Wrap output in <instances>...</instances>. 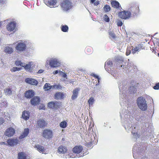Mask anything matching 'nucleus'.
<instances>
[{"mask_svg":"<svg viewBox=\"0 0 159 159\" xmlns=\"http://www.w3.org/2000/svg\"><path fill=\"white\" fill-rule=\"evenodd\" d=\"M137 103L138 107L142 110L145 111L147 109V105L145 98L140 97L137 98Z\"/></svg>","mask_w":159,"mask_h":159,"instance_id":"obj_1","label":"nucleus"},{"mask_svg":"<svg viewBox=\"0 0 159 159\" xmlns=\"http://www.w3.org/2000/svg\"><path fill=\"white\" fill-rule=\"evenodd\" d=\"M62 9L65 11H67L71 9L72 7V3L69 0H63L61 4Z\"/></svg>","mask_w":159,"mask_h":159,"instance_id":"obj_2","label":"nucleus"},{"mask_svg":"<svg viewBox=\"0 0 159 159\" xmlns=\"http://www.w3.org/2000/svg\"><path fill=\"white\" fill-rule=\"evenodd\" d=\"M131 16V13L129 11L124 10L118 13V16L122 19L126 20L129 18Z\"/></svg>","mask_w":159,"mask_h":159,"instance_id":"obj_3","label":"nucleus"},{"mask_svg":"<svg viewBox=\"0 0 159 159\" xmlns=\"http://www.w3.org/2000/svg\"><path fill=\"white\" fill-rule=\"evenodd\" d=\"M26 47V44L24 43L19 42L17 44L15 48L17 51L22 52L25 50Z\"/></svg>","mask_w":159,"mask_h":159,"instance_id":"obj_4","label":"nucleus"},{"mask_svg":"<svg viewBox=\"0 0 159 159\" xmlns=\"http://www.w3.org/2000/svg\"><path fill=\"white\" fill-rule=\"evenodd\" d=\"M52 131L50 130L45 129L43 131V136L45 139H50L52 138Z\"/></svg>","mask_w":159,"mask_h":159,"instance_id":"obj_5","label":"nucleus"},{"mask_svg":"<svg viewBox=\"0 0 159 159\" xmlns=\"http://www.w3.org/2000/svg\"><path fill=\"white\" fill-rule=\"evenodd\" d=\"M48 107L50 108L57 109L60 106V103L57 101H52L48 104Z\"/></svg>","mask_w":159,"mask_h":159,"instance_id":"obj_6","label":"nucleus"},{"mask_svg":"<svg viewBox=\"0 0 159 159\" xmlns=\"http://www.w3.org/2000/svg\"><path fill=\"white\" fill-rule=\"evenodd\" d=\"M49 64L51 67H56L59 65V63L57 59L56 58H51L49 61Z\"/></svg>","mask_w":159,"mask_h":159,"instance_id":"obj_7","label":"nucleus"},{"mask_svg":"<svg viewBox=\"0 0 159 159\" xmlns=\"http://www.w3.org/2000/svg\"><path fill=\"white\" fill-rule=\"evenodd\" d=\"M145 47L143 44H139L137 45V46L135 47L132 49V53L133 54H135L137 52H139L141 49H145Z\"/></svg>","mask_w":159,"mask_h":159,"instance_id":"obj_8","label":"nucleus"},{"mask_svg":"<svg viewBox=\"0 0 159 159\" xmlns=\"http://www.w3.org/2000/svg\"><path fill=\"white\" fill-rule=\"evenodd\" d=\"M19 140L16 139H10L7 140L8 144L11 146H13L16 145L18 143Z\"/></svg>","mask_w":159,"mask_h":159,"instance_id":"obj_9","label":"nucleus"},{"mask_svg":"<svg viewBox=\"0 0 159 159\" xmlns=\"http://www.w3.org/2000/svg\"><path fill=\"white\" fill-rule=\"evenodd\" d=\"M44 2L47 6L50 7H53L56 3V0H44Z\"/></svg>","mask_w":159,"mask_h":159,"instance_id":"obj_10","label":"nucleus"},{"mask_svg":"<svg viewBox=\"0 0 159 159\" xmlns=\"http://www.w3.org/2000/svg\"><path fill=\"white\" fill-rule=\"evenodd\" d=\"M15 133V129L13 128L10 127L7 129L5 134L6 136L8 137H10L13 136L14 134Z\"/></svg>","mask_w":159,"mask_h":159,"instance_id":"obj_11","label":"nucleus"},{"mask_svg":"<svg viewBox=\"0 0 159 159\" xmlns=\"http://www.w3.org/2000/svg\"><path fill=\"white\" fill-rule=\"evenodd\" d=\"M34 66L33 62H29L25 65V69L27 71L31 72L32 71Z\"/></svg>","mask_w":159,"mask_h":159,"instance_id":"obj_12","label":"nucleus"},{"mask_svg":"<svg viewBox=\"0 0 159 159\" xmlns=\"http://www.w3.org/2000/svg\"><path fill=\"white\" fill-rule=\"evenodd\" d=\"M40 102V99L39 97L35 96L30 100V103L33 105L38 104Z\"/></svg>","mask_w":159,"mask_h":159,"instance_id":"obj_13","label":"nucleus"},{"mask_svg":"<svg viewBox=\"0 0 159 159\" xmlns=\"http://www.w3.org/2000/svg\"><path fill=\"white\" fill-rule=\"evenodd\" d=\"M25 82L30 84L33 85H37L38 83V81L34 79L28 78L25 80Z\"/></svg>","mask_w":159,"mask_h":159,"instance_id":"obj_14","label":"nucleus"},{"mask_svg":"<svg viewBox=\"0 0 159 159\" xmlns=\"http://www.w3.org/2000/svg\"><path fill=\"white\" fill-rule=\"evenodd\" d=\"M16 26V23L14 22H11L7 25V28L8 31H11L15 29Z\"/></svg>","mask_w":159,"mask_h":159,"instance_id":"obj_15","label":"nucleus"},{"mask_svg":"<svg viewBox=\"0 0 159 159\" xmlns=\"http://www.w3.org/2000/svg\"><path fill=\"white\" fill-rule=\"evenodd\" d=\"M34 91L32 90H29L25 93V96L27 98H30L34 95Z\"/></svg>","mask_w":159,"mask_h":159,"instance_id":"obj_16","label":"nucleus"},{"mask_svg":"<svg viewBox=\"0 0 159 159\" xmlns=\"http://www.w3.org/2000/svg\"><path fill=\"white\" fill-rule=\"evenodd\" d=\"M47 124V122L43 119H39L37 122L38 126L40 128L45 127Z\"/></svg>","mask_w":159,"mask_h":159,"instance_id":"obj_17","label":"nucleus"},{"mask_svg":"<svg viewBox=\"0 0 159 159\" xmlns=\"http://www.w3.org/2000/svg\"><path fill=\"white\" fill-rule=\"evenodd\" d=\"M83 149V148L82 146H76L73 148L72 151L75 153L78 154L82 151Z\"/></svg>","mask_w":159,"mask_h":159,"instance_id":"obj_18","label":"nucleus"},{"mask_svg":"<svg viewBox=\"0 0 159 159\" xmlns=\"http://www.w3.org/2000/svg\"><path fill=\"white\" fill-rule=\"evenodd\" d=\"M29 129L28 128L25 129L24 132L19 137V139H21L26 137L29 134Z\"/></svg>","mask_w":159,"mask_h":159,"instance_id":"obj_19","label":"nucleus"},{"mask_svg":"<svg viewBox=\"0 0 159 159\" xmlns=\"http://www.w3.org/2000/svg\"><path fill=\"white\" fill-rule=\"evenodd\" d=\"M60 75L61 77V81L65 83L68 82L67 75L65 73L60 71Z\"/></svg>","mask_w":159,"mask_h":159,"instance_id":"obj_20","label":"nucleus"},{"mask_svg":"<svg viewBox=\"0 0 159 159\" xmlns=\"http://www.w3.org/2000/svg\"><path fill=\"white\" fill-rule=\"evenodd\" d=\"M22 117L23 118L25 119V120H28L30 117L29 112L26 111H25L22 114Z\"/></svg>","mask_w":159,"mask_h":159,"instance_id":"obj_21","label":"nucleus"},{"mask_svg":"<svg viewBox=\"0 0 159 159\" xmlns=\"http://www.w3.org/2000/svg\"><path fill=\"white\" fill-rule=\"evenodd\" d=\"M112 6L115 8H119L120 7L119 2L116 0L112 1L111 2Z\"/></svg>","mask_w":159,"mask_h":159,"instance_id":"obj_22","label":"nucleus"},{"mask_svg":"<svg viewBox=\"0 0 159 159\" xmlns=\"http://www.w3.org/2000/svg\"><path fill=\"white\" fill-rule=\"evenodd\" d=\"M79 90V88H76L73 90V94L71 96V99L72 100H74L77 97Z\"/></svg>","mask_w":159,"mask_h":159,"instance_id":"obj_23","label":"nucleus"},{"mask_svg":"<svg viewBox=\"0 0 159 159\" xmlns=\"http://www.w3.org/2000/svg\"><path fill=\"white\" fill-rule=\"evenodd\" d=\"M35 148L40 152L43 153L45 152V149L43 146L37 145L35 146Z\"/></svg>","mask_w":159,"mask_h":159,"instance_id":"obj_24","label":"nucleus"},{"mask_svg":"<svg viewBox=\"0 0 159 159\" xmlns=\"http://www.w3.org/2000/svg\"><path fill=\"white\" fill-rule=\"evenodd\" d=\"M109 35V38L111 39H116L117 37L116 36L115 34L114 33L113 31H110L108 32Z\"/></svg>","mask_w":159,"mask_h":159,"instance_id":"obj_25","label":"nucleus"},{"mask_svg":"<svg viewBox=\"0 0 159 159\" xmlns=\"http://www.w3.org/2000/svg\"><path fill=\"white\" fill-rule=\"evenodd\" d=\"M52 86L50 84L46 83L44 84L43 88L45 91H48L52 89Z\"/></svg>","mask_w":159,"mask_h":159,"instance_id":"obj_26","label":"nucleus"},{"mask_svg":"<svg viewBox=\"0 0 159 159\" xmlns=\"http://www.w3.org/2000/svg\"><path fill=\"white\" fill-rule=\"evenodd\" d=\"M5 52L8 54H11L13 52V49L9 47H7L5 48Z\"/></svg>","mask_w":159,"mask_h":159,"instance_id":"obj_27","label":"nucleus"},{"mask_svg":"<svg viewBox=\"0 0 159 159\" xmlns=\"http://www.w3.org/2000/svg\"><path fill=\"white\" fill-rule=\"evenodd\" d=\"M67 151V148L63 146H60V153L65 154Z\"/></svg>","mask_w":159,"mask_h":159,"instance_id":"obj_28","label":"nucleus"},{"mask_svg":"<svg viewBox=\"0 0 159 159\" xmlns=\"http://www.w3.org/2000/svg\"><path fill=\"white\" fill-rule=\"evenodd\" d=\"M61 31L63 32H67L68 30L69 27L66 25H61Z\"/></svg>","mask_w":159,"mask_h":159,"instance_id":"obj_29","label":"nucleus"},{"mask_svg":"<svg viewBox=\"0 0 159 159\" xmlns=\"http://www.w3.org/2000/svg\"><path fill=\"white\" fill-rule=\"evenodd\" d=\"M132 10L134 11V13L136 14L139 11V7L137 5H135L132 8Z\"/></svg>","mask_w":159,"mask_h":159,"instance_id":"obj_30","label":"nucleus"},{"mask_svg":"<svg viewBox=\"0 0 159 159\" xmlns=\"http://www.w3.org/2000/svg\"><path fill=\"white\" fill-rule=\"evenodd\" d=\"M18 159H26V156L22 152L18 154Z\"/></svg>","mask_w":159,"mask_h":159,"instance_id":"obj_31","label":"nucleus"},{"mask_svg":"<svg viewBox=\"0 0 159 159\" xmlns=\"http://www.w3.org/2000/svg\"><path fill=\"white\" fill-rule=\"evenodd\" d=\"M67 123L66 121L60 122V127L63 128H66L67 126Z\"/></svg>","mask_w":159,"mask_h":159,"instance_id":"obj_32","label":"nucleus"},{"mask_svg":"<svg viewBox=\"0 0 159 159\" xmlns=\"http://www.w3.org/2000/svg\"><path fill=\"white\" fill-rule=\"evenodd\" d=\"M94 101L95 100L92 97L90 98L88 101L89 106H90L92 105L93 104Z\"/></svg>","mask_w":159,"mask_h":159,"instance_id":"obj_33","label":"nucleus"},{"mask_svg":"<svg viewBox=\"0 0 159 159\" xmlns=\"http://www.w3.org/2000/svg\"><path fill=\"white\" fill-rule=\"evenodd\" d=\"M5 93L6 95H11L12 92L10 88L4 90Z\"/></svg>","mask_w":159,"mask_h":159,"instance_id":"obj_34","label":"nucleus"},{"mask_svg":"<svg viewBox=\"0 0 159 159\" xmlns=\"http://www.w3.org/2000/svg\"><path fill=\"white\" fill-rule=\"evenodd\" d=\"M103 9L105 12H107L110 10L111 8L109 5H106L104 7Z\"/></svg>","mask_w":159,"mask_h":159,"instance_id":"obj_35","label":"nucleus"},{"mask_svg":"<svg viewBox=\"0 0 159 159\" xmlns=\"http://www.w3.org/2000/svg\"><path fill=\"white\" fill-rule=\"evenodd\" d=\"M103 19L106 22H109L110 19L107 15H105L103 16Z\"/></svg>","mask_w":159,"mask_h":159,"instance_id":"obj_36","label":"nucleus"},{"mask_svg":"<svg viewBox=\"0 0 159 159\" xmlns=\"http://www.w3.org/2000/svg\"><path fill=\"white\" fill-rule=\"evenodd\" d=\"M20 69L19 68L17 67H14L12 68L11 70V71H16L17 70H20Z\"/></svg>","mask_w":159,"mask_h":159,"instance_id":"obj_37","label":"nucleus"},{"mask_svg":"<svg viewBox=\"0 0 159 159\" xmlns=\"http://www.w3.org/2000/svg\"><path fill=\"white\" fill-rule=\"evenodd\" d=\"M60 98V93H55L54 96V98L56 99H58Z\"/></svg>","mask_w":159,"mask_h":159,"instance_id":"obj_38","label":"nucleus"},{"mask_svg":"<svg viewBox=\"0 0 159 159\" xmlns=\"http://www.w3.org/2000/svg\"><path fill=\"white\" fill-rule=\"evenodd\" d=\"M153 88L155 89H159V83L156 84L153 87Z\"/></svg>","mask_w":159,"mask_h":159,"instance_id":"obj_39","label":"nucleus"},{"mask_svg":"<svg viewBox=\"0 0 159 159\" xmlns=\"http://www.w3.org/2000/svg\"><path fill=\"white\" fill-rule=\"evenodd\" d=\"M117 25L118 26H121L123 25V23L122 21L119 20L117 22Z\"/></svg>","mask_w":159,"mask_h":159,"instance_id":"obj_40","label":"nucleus"},{"mask_svg":"<svg viewBox=\"0 0 159 159\" xmlns=\"http://www.w3.org/2000/svg\"><path fill=\"white\" fill-rule=\"evenodd\" d=\"M106 63L108 66H111L113 64L112 61L111 60L107 61Z\"/></svg>","mask_w":159,"mask_h":159,"instance_id":"obj_41","label":"nucleus"},{"mask_svg":"<svg viewBox=\"0 0 159 159\" xmlns=\"http://www.w3.org/2000/svg\"><path fill=\"white\" fill-rule=\"evenodd\" d=\"M92 76L95 77V78H97L98 80V83L99 82V80H100V78H99V76L95 74H93V75H92Z\"/></svg>","mask_w":159,"mask_h":159,"instance_id":"obj_42","label":"nucleus"},{"mask_svg":"<svg viewBox=\"0 0 159 159\" xmlns=\"http://www.w3.org/2000/svg\"><path fill=\"white\" fill-rule=\"evenodd\" d=\"M66 94L60 93V99H63L66 97Z\"/></svg>","mask_w":159,"mask_h":159,"instance_id":"obj_43","label":"nucleus"},{"mask_svg":"<svg viewBox=\"0 0 159 159\" xmlns=\"http://www.w3.org/2000/svg\"><path fill=\"white\" fill-rule=\"evenodd\" d=\"M4 120L2 117H0V125H2L4 122Z\"/></svg>","mask_w":159,"mask_h":159,"instance_id":"obj_44","label":"nucleus"},{"mask_svg":"<svg viewBox=\"0 0 159 159\" xmlns=\"http://www.w3.org/2000/svg\"><path fill=\"white\" fill-rule=\"evenodd\" d=\"M59 85H53L52 86V89H58L59 88Z\"/></svg>","mask_w":159,"mask_h":159,"instance_id":"obj_45","label":"nucleus"},{"mask_svg":"<svg viewBox=\"0 0 159 159\" xmlns=\"http://www.w3.org/2000/svg\"><path fill=\"white\" fill-rule=\"evenodd\" d=\"M21 62L20 61H16L15 64L17 66H19L20 65V66Z\"/></svg>","mask_w":159,"mask_h":159,"instance_id":"obj_46","label":"nucleus"},{"mask_svg":"<svg viewBox=\"0 0 159 159\" xmlns=\"http://www.w3.org/2000/svg\"><path fill=\"white\" fill-rule=\"evenodd\" d=\"M20 66L23 67L24 68H25V65H26V64L25 63L21 62Z\"/></svg>","mask_w":159,"mask_h":159,"instance_id":"obj_47","label":"nucleus"},{"mask_svg":"<svg viewBox=\"0 0 159 159\" xmlns=\"http://www.w3.org/2000/svg\"><path fill=\"white\" fill-rule=\"evenodd\" d=\"M44 71V70L42 69L39 70L38 72L37 73L38 74H41Z\"/></svg>","mask_w":159,"mask_h":159,"instance_id":"obj_48","label":"nucleus"},{"mask_svg":"<svg viewBox=\"0 0 159 159\" xmlns=\"http://www.w3.org/2000/svg\"><path fill=\"white\" fill-rule=\"evenodd\" d=\"M94 4L95 5H98V4H99V2L98 1H97L95 2H94Z\"/></svg>","mask_w":159,"mask_h":159,"instance_id":"obj_49","label":"nucleus"},{"mask_svg":"<svg viewBox=\"0 0 159 159\" xmlns=\"http://www.w3.org/2000/svg\"><path fill=\"white\" fill-rule=\"evenodd\" d=\"M58 73V70H56L53 72V73L54 75H56Z\"/></svg>","mask_w":159,"mask_h":159,"instance_id":"obj_50","label":"nucleus"},{"mask_svg":"<svg viewBox=\"0 0 159 159\" xmlns=\"http://www.w3.org/2000/svg\"><path fill=\"white\" fill-rule=\"evenodd\" d=\"M4 3V0H0V3L3 4Z\"/></svg>","mask_w":159,"mask_h":159,"instance_id":"obj_51","label":"nucleus"},{"mask_svg":"<svg viewBox=\"0 0 159 159\" xmlns=\"http://www.w3.org/2000/svg\"><path fill=\"white\" fill-rule=\"evenodd\" d=\"M96 0H91V3H93Z\"/></svg>","mask_w":159,"mask_h":159,"instance_id":"obj_52","label":"nucleus"},{"mask_svg":"<svg viewBox=\"0 0 159 159\" xmlns=\"http://www.w3.org/2000/svg\"><path fill=\"white\" fill-rule=\"evenodd\" d=\"M57 151L58 152H60V147L58 148Z\"/></svg>","mask_w":159,"mask_h":159,"instance_id":"obj_53","label":"nucleus"},{"mask_svg":"<svg viewBox=\"0 0 159 159\" xmlns=\"http://www.w3.org/2000/svg\"><path fill=\"white\" fill-rule=\"evenodd\" d=\"M45 106L44 105L42 106V109H44Z\"/></svg>","mask_w":159,"mask_h":159,"instance_id":"obj_54","label":"nucleus"},{"mask_svg":"<svg viewBox=\"0 0 159 159\" xmlns=\"http://www.w3.org/2000/svg\"><path fill=\"white\" fill-rule=\"evenodd\" d=\"M2 144H4L5 145H7V143H5V142H3L2 143Z\"/></svg>","mask_w":159,"mask_h":159,"instance_id":"obj_55","label":"nucleus"},{"mask_svg":"<svg viewBox=\"0 0 159 159\" xmlns=\"http://www.w3.org/2000/svg\"><path fill=\"white\" fill-rule=\"evenodd\" d=\"M129 54H130V52L129 53H128V52H126V54L127 55H129Z\"/></svg>","mask_w":159,"mask_h":159,"instance_id":"obj_56","label":"nucleus"},{"mask_svg":"<svg viewBox=\"0 0 159 159\" xmlns=\"http://www.w3.org/2000/svg\"><path fill=\"white\" fill-rule=\"evenodd\" d=\"M65 140V138H63L62 139V141H64Z\"/></svg>","mask_w":159,"mask_h":159,"instance_id":"obj_57","label":"nucleus"},{"mask_svg":"<svg viewBox=\"0 0 159 159\" xmlns=\"http://www.w3.org/2000/svg\"><path fill=\"white\" fill-rule=\"evenodd\" d=\"M158 56L159 57V53L158 54Z\"/></svg>","mask_w":159,"mask_h":159,"instance_id":"obj_58","label":"nucleus"},{"mask_svg":"<svg viewBox=\"0 0 159 159\" xmlns=\"http://www.w3.org/2000/svg\"><path fill=\"white\" fill-rule=\"evenodd\" d=\"M89 50V48L87 49V50Z\"/></svg>","mask_w":159,"mask_h":159,"instance_id":"obj_59","label":"nucleus"}]
</instances>
